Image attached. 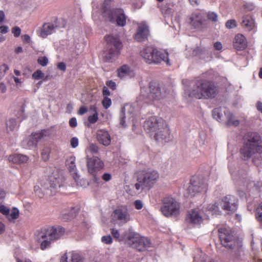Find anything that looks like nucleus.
<instances>
[{
  "label": "nucleus",
  "mask_w": 262,
  "mask_h": 262,
  "mask_svg": "<svg viewBox=\"0 0 262 262\" xmlns=\"http://www.w3.org/2000/svg\"><path fill=\"white\" fill-rule=\"evenodd\" d=\"M65 233V229L61 226L45 227L35 233L36 241L40 243V248L45 250L50 247L51 242L61 238Z\"/></svg>",
  "instance_id": "obj_1"
},
{
  "label": "nucleus",
  "mask_w": 262,
  "mask_h": 262,
  "mask_svg": "<svg viewBox=\"0 0 262 262\" xmlns=\"http://www.w3.org/2000/svg\"><path fill=\"white\" fill-rule=\"evenodd\" d=\"M145 129L150 133L156 132L157 130L162 129L163 135H160V132L155 133V139L157 141L168 142L169 140L170 130L166 122L162 118L156 116L149 117L144 124Z\"/></svg>",
  "instance_id": "obj_2"
},
{
  "label": "nucleus",
  "mask_w": 262,
  "mask_h": 262,
  "mask_svg": "<svg viewBox=\"0 0 262 262\" xmlns=\"http://www.w3.org/2000/svg\"><path fill=\"white\" fill-rule=\"evenodd\" d=\"M140 55L145 62L149 64H158L162 61L169 64L168 54L165 51L158 50L152 46H146L140 52Z\"/></svg>",
  "instance_id": "obj_3"
},
{
  "label": "nucleus",
  "mask_w": 262,
  "mask_h": 262,
  "mask_svg": "<svg viewBox=\"0 0 262 262\" xmlns=\"http://www.w3.org/2000/svg\"><path fill=\"white\" fill-rule=\"evenodd\" d=\"M160 177L158 171L147 169L140 171L138 173L137 181L135 186L137 190L144 188L150 189L157 183Z\"/></svg>",
  "instance_id": "obj_4"
},
{
  "label": "nucleus",
  "mask_w": 262,
  "mask_h": 262,
  "mask_svg": "<svg viewBox=\"0 0 262 262\" xmlns=\"http://www.w3.org/2000/svg\"><path fill=\"white\" fill-rule=\"evenodd\" d=\"M219 236L221 244L227 249L237 251L242 246L241 242L234 236L233 232L228 226L218 229Z\"/></svg>",
  "instance_id": "obj_5"
},
{
  "label": "nucleus",
  "mask_w": 262,
  "mask_h": 262,
  "mask_svg": "<svg viewBox=\"0 0 262 262\" xmlns=\"http://www.w3.org/2000/svg\"><path fill=\"white\" fill-rule=\"evenodd\" d=\"M213 95V83L207 79H200L196 81L189 94L196 99H208Z\"/></svg>",
  "instance_id": "obj_6"
},
{
  "label": "nucleus",
  "mask_w": 262,
  "mask_h": 262,
  "mask_svg": "<svg viewBox=\"0 0 262 262\" xmlns=\"http://www.w3.org/2000/svg\"><path fill=\"white\" fill-rule=\"evenodd\" d=\"M106 41L105 59L112 61L117 58L123 48V44L118 35H110L105 36Z\"/></svg>",
  "instance_id": "obj_7"
},
{
  "label": "nucleus",
  "mask_w": 262,
  "mask_h": 262,
  "mask_svg": "<svg viewBox=\"0 0 262 262\" xmlns=\"http://www.w3.org/2000/svg\"><path fill=\"white\" fill-rule=\"evenodd\" d=\"M162 205L160 210L166 217H177L180 213V203L177 200L171 196H166L162 200Z\"/></svg>",
  "instance_id": "obj_8"
},
{
  "label": "nucleus",
  "mask_w": 262,
  "mask_h": 262,
  "mask_svg": "<svg viewBox=\"0 0 262 262\" xmlns=\"http://www.w3.org/2000/svg\"><path fill=\"white\" fill-rule=\"evenodd\" d=\"M190 25L195 29L201 30L207 28L210 21L213 20V12L205 13L196 12L189 17Z\"/></svg>",
  "instance_id": "obj_9"
},
{
  "label": "nucleus",
  "mask_w": 262,
  "mask_h": 262,
  "mask_svg": "<svg viewBox=\"0 0 262 262\" xmlns=\"http://www.w3.org/2000/svg\"><path fill=\"white\" fill-rule=\"evenodd\" d=\"M237 198L232 195L224 196L219 202L214 204V213L220 214L221 211L219 210V206L223 209L231 212L235 211L238 206Z\"/></svg>",
  "instance_id": "obj_10"
},
{
  "label": "nucleus",
  "mask_w": 262,
  "mask_h": 262,
  "mask_svg": "<svg viewBox=\"0 0 262 262\" xmlns=\"http://www.w3.org/2000/svg\"><path fill=\"white\" fill-rule=\"evenodd\" d=\"M150 93L147 97L144 94H140L137 98V102L140 105L142 102L144 103H150L156 100H159L162 98L160 84L156 82H151L149 84Z\"/></svg>",
  "instance_id": "obj_11"
},
{
  "label": "nucleus",
  "mask_w": 262,
  "mask_h": 262,
  "mask_svg": "<svg viewBox=\"0 0 262 262\" xmlns=\"http://www.w3.org/2000/svg\"><path fill=\"white\" fill-rule=\"evenodd\" d=\"M241 153L244 160L252 158V161L255 164H258V161L260 160L262 153V146H257L255 145L245 144L241 148Z\"/></svg>",
  "instance_id": "obj_12"
},
{
  "label": "nucleus",
  "mask_w": 262,
  "mask_h": 262,
  "mask_svg": "<svg viewBox=\"0 0 262 262\" xmlns=\"http://www.w3.org/2000/svg\"><path fill=\"white\" fill-rule=\"evenodd\" d=\"M126 238L127 244L139 251L149 247L150 244V242L147 238L141 237L139 234L136 232H129Z\"/></svg>",
  "instance_id": "obj_13"
},
{
  "label": "nucleus",
  "mask_w": 262,
  "mask_h": 262,
  "mask_svg": "<svg viewBox=\"0 0 262 262\" xmlns=\"http://www.w3.org/2000/svg\"><path fill=\"white\" fill-rule=\"evenodd\" d=\"M207 186V184L202 177L193 176L190 179L187 191L191 196H194L197 193L206 191Z\"/></svg>",
  "instance_id": "obj_14"
},
{
  "label": "nucleus",
  "mask_w": 262,
  "mask_h": 262,
  "mask_svg": "<svg viewBox=\"0 0 262 262\" xmlns=\"http://www.w3.org/2000/svg\"><path fill=\"white\" fill-rule=\"evenodd\" d=\"M214 118L218 121L222 122L224 119H227V124L229 126H237L239 124V121L233 116V115L225 108H216L214 110Z\"/></svg>",
  "instance_id": "obj_15"
},
{
  "label": "nucleus",
  "mask_w": 262,
  "mask_h": 262,
  "mask_svg": "<svg viewBox=\"0 0 262 262\" xmlns=\"http://www.w3.org/2000/svg\"><path fill=\"white\" fill-rule=\"evenodd\" d=\"M112 23H116L117 26L124 27L126 24L127 16L124 10L121 8H115L108 13L106 17Z\"/></svg>",
  "instance_id": "obj_16"
},
{
  "label": "nucleus",
  "mask_w": 262,
  "mask_h": 262,
  "mask_svg": "<svg viewBox=\"0 0 262 262\" xmlns=\"http://www.w3.org/2000/svg\"><path fill=\"white\" fill-rule=\"evenodd\" d=\"M88 170L96 180V173L98 171L102 169L104 167L103 162L97 157L88 158L86 161Z\"/></svg>",
  "instance_id": "obj_17"
},
{
  "label": "nucleus",
  "mask_w": 262,
  "mask_h": 262,
  "mask_svg": "<svg viewBox=\"0 0 262 262\" xmlns=\"http://www.w3.org/2000/svg\"><path fill=\"white\" fill-rule=\"evenodd\" d=\"M185 221L188 224L193 227L200 226L203 223V219L200 212L196 209H191L188 211Z\"/></svg>",
  "instance_id": "obj_18"
},
{
  "label": "nucleus",
  "mask_w": 262,
  "mask_h": 262,
  "mask_svg": "<svg viewBox=\"0 0 262 262\" xmlns=\"http://www.w3.org/2000/svg\"><path fill=\"white\" fill-rule=\"evenodd\" d=\"M113 219L121 223H126L130 220V215L126 207H120L116 209L112 213Z\"/></svg>",
  "instance_id": "obj_19"
},
{
  "label": "nucleus",
  "mask_w": 262,
  "mask_h": 262,
  "mask_svg": "<svg viewBox=\"0 0 262 262\" xmlns=\"http://www.w3.org/2000/svg\"><path fill=\"white\" fill-rule=\"evenodd\" d=\"M149 35L148 27L144 23L139 24L136 33L134 35V39L138 42H142L148 39Z\"/></svg>",
  "instance_id": "obj_20"
},
{
  "label": "nucleus",
  "mask_w": 262,
  "mask_h": 262,
  "mask_svg": "<svg viewBox=\"0 0 262 262\" xmlns=\"http://www.w3.org/2000/svg\"><path fill=\"white\" fill-rule=\"evenodd\" d=\"M96 139L100 144L107 146L111 143L112 138L108 131L105 129L98 130L96 133Z\"/></svg>",
  "instance_id": "obj_21"
},
{
  "label": "nucleus",
  "mask_w": 262,
  "mask_h": 262,
  "mask_svg": "<svg viewBox=\"0 0 262 262\" xmlns=\"http://www.w3.org/2000/svg\"><path fill=\"white\" fill-rule=\"evenodd\" d=\"M55 28L56 26L52 23H44L40 28L39 36L43 38H46L54 32Z\"/></svg>",
  "instance_id": "obj_22"
},
{
  "label": "nucleus",
  "mask_w": 262,
  "mask_h": 262,
  "mask_svg": "<svg viewBox=\"0 0 262 262\" xmlns=\"http://www.w3.org/2000/svg\"><path fill=\"white\" fill-rule=\"evenodd\" d=\"M77 213L76 209L74 207H71L68 209H63L61 211L60 217L64 221H68L74 219Z\"/></svg>",
  "instance_id": "obj_23"
},
{
  "label": "nucleus",
  "mask_w": 262,
  "mask_h": 262,
  "mask_svg": "<svg viewBox=\"0 0 262 262\" xmlns=\"http://www.w3.org/2000/svg\"><path fill=\"white\" fill-rule=\"evenodd\" d=\"M234 47L238 50H243L247 46L246 38L242 34H238L235 37Z\"/></svg>",
  "instance_id": "obj_24"
},
{
  "label": "nucleus",
  "mask_w": 262,
  "mask_h": 262,
  "mask_svg": "<svg viewBox=\"0 0 262 262\" xmlns=\"http://www.w3.org/2000/svg\"><path fill=\"white\" fill-rule=\"evenodd\" d=\"M51 191L52 192H57L60 191V188L63 186V182L62 178H51L50 180Z\"/></svg>",
  "instance_id": "obj_25"
},
{
  "label": "nucleus",
  "mask_w": 262,
  "mask_h": 262,
  "mask_svg": "<svg viewBox=\"0 0 262 262\" xmlns=\"http://www.w3.org/2000/svg\"><path fill=\"white\" fill-rule=\"evenodd\" d=\"M29 160V157L27 156L20 154H14L10 155L8 157L9 162H11L14 164H21L26 163Z\"/></svg>",
  "instance_id": "obj_26"
},
{
  "label": "nucleus",
  "mask_w": 262,
  "mask_h": 262,
  "mask_svg": "<svg viewBox=\"0 0 262 262\" xmlns=\"http://www.w3.org/2000/svg\"><path fill=\"white\" fill-rule=\"evenodd\" d=\"M260 142V137L256 133H248L246 135V144L250 145H255L257 146H262L259 145Z\"/></svg>",
  "instance_id": "obj_27"
},
{
  "label": "nucleus",
  "mask_w": 262,
  "mask_h": 262,
  "mask_svg": "<svg viewBox=\"0 0 262 262\" xmlns=\"http://www.w3.org/2000/svg\"><path fill=\"white\" fill-rule=\"evenodd\" d=\"M241 24L242 27L248 31H250L255 28L254 20L250 15L244 16Z\"/></svg>",
  "instance_id": "obj_28"
},
{
  "label": "nucleus",
  "mask_w": 262,
  "mask_h": 262,
  "mask_svg": "<svg viewBox=\"0 0 262 262\" xmlns=\"http://www.w3.org/2000/svg\"><path fill=\"white\" fill-rule=\"evenodd\" d=\"M48 135V132L46 129H42L39 132L32 133L31 135L32 142L30 144L32 146H36L37 142L41 140L44 137Z\"/></svg>",
  "instance_id": "obj_29"
},
{
  "label": "nucleus",
  "mask_w": 262,
  "mask_h": 262,
  "mask_svg": "<svg viewBox=\"0 0 262 262\" xmlns=\"http://www.w3.org/2000/svg\"><path fill=\"white\" fill-rule=\"evenodd\" d=\"M132 72L130 67L124 64L117 70V76L120 78H123L130 75Z\"/></svg>",
  "instance_id": "obj_30"
},
{
  "label": "nucleus",
  "mask_w": 262,
  "mask_h": 262,
  "mask_svg": "<svg viewBox=\"0 0 262 262\" xmlns=\"http://www.w3.org/2000/svg\"><path fill=\"white\" fill-rule=\"evenodd\" d=\"M76 158L74 156H70L66 160V164L69 171L76 174Z\"/></svg>",
  "instance_id": "obj_31"
},
{
  "label": "nucleus",
  "mask_w": 262,
  "mask_h": 262,
  "mask_svg": "<svg viewBox=\"0 0 262 262\" xmlns=\"http://www.w3.org/2000/svg\"><path fill=\"white\" fill-rule=\"evenodd\" d=\"M246 186L250 190H258L262 187V182L248 181L246 182Z\"/></svg>",
  "instance_id": "obj_32"
},
{
  "label": "nucleus",
  "mask_w": 262,
  "mask_h": 262,
  "mask_svg": "<svg viewBox=\"0 0 262 262\" xmlns=\"http://www.w3.org/2000/svg\"><path fill=\"white\" fill-rule=\"evenodd\" d=\"M112 0H104L102 5V13L104 17H107L110 12L114 9H111V3Z\"/></svg>",
  "instance_id": "obj_33"
},
{
  "label": "nucleus",
  "mask_w": 262,
  "mask_h": 262,
  "mask_svg": "<svg viewBox=\"0 0 262 262\" xmlns=\"http://www.w3.org/2000/svg\"><path fill=\"white\" fill-rule=\"evenodd\" d=\"M51 153V148L49 147H44L41 153V157L42 160L46 162L49 160Z\"/></svg>",
  "instance_id": "obj_34"
},
{
  "label": "nucleus",
  "mask_w": 262,
  "mask_h": 262,
  "mask_svg": "<svg viewBox=\"0 0 262 262\" xmlns=\"http://www.w3.org/2000/svg\"><path fill=\"white\" fill-rule=\"evenodd\" d=\"M83 258L79 254L73 252L71 254L69 262H83Z\"/></svg>",
  "instance_id": "obj_35"
},
{
  "label": "nucleus",
  "mask_w": 262,
  "mask_h": 262,
  "mask_svg": "<svg viewBox=\"0 0 262 262\" xmlns=\"http://www.w3.org/2000/svg\"><path fill=\"white\" fill-rule=\"evenodd\" d=\"M19 210L16 208H13L11 211V213L8 216V220L9 221L14 220L17 219L19 216Z\"/></svg>",
  "instance_id": "obj_36"
},
{
  "label": "nucleus",
  "mask_w": 262,
  "mask_h": 262,
  "mask_svg": "<svg viewBox=\"0 0 262 262\" xmlns=\"http://www.w3.org/2000/svg\"><path fill=\"white\" fill-rule=\"evenodd\" d=\"M44 76V73L41 70H37L33 73L32 77L35 80H39L43 78Z\"/></svg>",
  "instance_id": "obj_37"
},
{
  "label": "nucleus",
  "mask_w": 262,
  "mask_h": 262,
  "mask_svg": "<svg viewBox=\"0 0 262 262\" xmlns=\"http://www.w3.org/2000/svg\"><path fill=\"white\" fill-rule=\"evenodd\" d=\"M102 104L105 109H107L112 105V100L107 97H104L102 101Z\"/></svg>",
  "instance_id": "obj_38"
},
{
  "label": "nucleus",
  "mask_w": 262,
  "mask_h": 262,
  "mask_svg": "<svg viewBox=\"0 0 262 262\" xmlns=\"http://www.w3.org/2000/svg\"><path fill=\"white\" fill-rule=\"evenodd\" d=\"M255 216L258 221L262 222V203L256 210Z\"/></svg>",
  "instance_id": "obj_39"
},
{
  "label": "nucleus",
  "mask_w": 262,
  "mask_h": 262,
  "mask_svg": "<svg viewBox=\"0 0 262 262\" xmlns=\"http://www.w3.org/2000/svg\"><path fill=\"white\" fill-rule=\"evenodd\" d=\"M16 126V121L14 119H10L7 122V126L10 130H13Z\"/></svg>",
  "instance_id": "obj_40"
},
{
  "label": "nucleus",
  "mask_w": 262,
  "mask_h": 262,
  "mask_svg": "<svg viewBox=\"0 0 262 262\" xmlns=\"http://www.w3.org/2000/svg\"><path fill=\"white\" fill-rule=\"evenodd\" d=\"M88 120L91 124L95 123L98 120V113H94L93 115L89 116Z\"/></svg>",
  "instance_id": "obj_41"
},
{
  "label": "nucleus",
  "mask_w": 262,
  "mask_h": 262,
  "mask_svg": "<svg viewBox=\"0 0 262 262\" xmlns=\"http://www.w3.org/2000/svg\"><path fill=\"white\" fill-rule=\"evenodd\" d=\"M37 62L41 66L45 67L46 66L48 63V59L46 56H41L38 57Z\"/></svg>",
  "instance_id": "obj_42"
},
{
  "label": "nucleus",
  "mask_w": 262,
  "mask_h": 262,
  "mask_svg": "<svg viewBox=\"0 0 262 262\" xmlns=\"http://www.w3.org/2000/svg\"><path fill=\"white\" fill-rule=\"evenodd\" d=\"M8 70L9 67L6 64H3L0 66V79L5 75Z\"/></svg>",
  "instance_id": "obj_43"
},
{
  "label": "nucleus",
  "mask_w": 262,
  "mask_h": 262,
  "mask_svg": "<svg viewBox=\"0 0 262 262\" xmlns=\"http://www.w3.org/2000/svg\"><path fill=\"white\" fill-rule=\"evenodd\" d=\"M101 241L102 243L110 245L113 242V239L111 235L103 236L101 237Z\"/></svg>",
  "instance_id": "obj_44"
},
{
  "label": "nucleus",
  "mask_w": 262,
  "mask_h": 262,
  "mask_svg": "<svg viewBox=\"0 0 262 262\" xmlns=\"http://www.w3.org/2000/svg\"><path fill=\"white\" fill-rule=\"evenodd\" d=\"M89 150L92 154H96L98 152L99 148L96 144H91Z\"/></svg>",
  "instance_id": "obj_45"
},
{
  "label": "nucleus",
  "mask_w": 262,
  "mask_h": 262,
  "mask_svg": "<svg viewBox=\"0 0 262 262\" xmlns=\"http://www.w3.org/2000/svg\"><path fill=\"white\" fill-rule=\"evenodd\" d=\"M226 26L228 29H232L236 26V21L234 19L229 20L226 22Z\"/></svg>",
  "instance_id": "obj_46"
},
{
  "label": "nucleus",
  "mask_w": 262,
  "mask_h": 262,
  "mask_svg": "<svg viewBox=\"0 0 262 262\" xmlns=\"http://www.w3.org/2000/svg\"><path fill=\"white\" fill-rule=\"evenodd\" d=\"M9 209L6 206L1 205H0V212L5 215H8L9 214Z\"/></svg>",
  "instance_id": "obj_47"
},
{
  "label": "nucleus",
  "mask_w": 262,
  "mask_h": 262,
  "mask_svg": "<svg viewBox=\"0 0 262 262\" xmlns=\"http://www.w3.org/2000/svg\"><path fill=\"white\" fill-rule=\"evenodd\" d=\"M78 139L77 137H73L70 140V144L72 147L76 148L78 145Z\"/></svg>",
  "instance_id": "obj_48"
},
{
  "label": "nucleus",
  "mask_w": 262,
  "mask_h": 262,
  "mask_svg": "<svg viewBox=\"0 0 262 262\" xmlns=\"http://www.w3.org/2000/svg\"><path fill=\"white\" fill-rule=\"evenodd\" d=\"M106 85L112 90H115L116 89V84L113 80H108L106 82Z\"/></svg>",
  "instance_id": "obj_49"
},
{
  "label": "nucleus",
  "mask_w": 262,
  "mask_h": 262,
  "mask_svg": "<svg viewBox=\"0 0 262 262\" xmlns=\"http://www.w3.org/2000/svg\"><path fill=\"white\" fill-rule=\"evenodd\" d=\"M12 32L15 37H18L20 35L21 30L18 27H14L12 28Z\"/></svg>",
  "instance_id": "obj_50"
},
{
  "label": "nucleus",
  "mask_w": 262,
  "mask_h": 262,
  "mask_svg": "<svg viewBox=\"0 0 262 262\" xmlns=\"http://www.w3.org/2000/svg\"><path fill=\"white\" fill-rule=\"evenodd\" d=\"M134 206L136 209L140 210L143 208V204L141 200H137L134 202Z\"/></svg>",
  "instance_id": "obj_51"
},
{
  "label": "nucleus",
  "mask_w": 262,
  "mask_h": 262,
  "mask_svg": "<svg viewBox=\"0 0 262 262\" xmlns=\"http://www.w3.org/2000/svg\"><path fill=\"white\" fill-rule=\"evenodd\" d=\"M34 190L36 195H38L39 198H42L43 195V193L41 192V189L38 186H35Z\"/></svg>",
  "instance_id": "obj_52"
},
{
  "label": "nucleus",
  "mask_w": 262,
  "mask_h": 262,
  "mask_svg": "<svg viewBox=\"0 0 262 262\" xmlns=\"http://www.w3.org/2000/svg\"><path fill=\"white\" fill-rule=\"evenodd\" d=\"M244 9L247 11H251L254 8V6L252 3H246L244 5Z\"/></svg>",
  "instance_id": "obj_53"
},
{
  "label": "nucleus",
  "mask_w": 262,
  "mask_h": 262,
  "mask_svg": "<svg viewBox=\"0 0 262 262\" xmlns=\"http://www.w3.org/2000/svg\"><path fill=\"white\" fill-rule=\"evenodd\" d=\"M111 233L113 237L118 239L120 237V233L119 232V231L116 229L113 228L111 229Z\"/></svg>",
  "instance_id": "obj_54"
},
{
  "label": "nucleus",
  "mask_w": 262,
  "mask_h": 262,
  "mask_svg": "<svg viewBox=\"0 0 262 262\" xmlns=\"http://www.w3.org/2000/svg\"><path fill=\"white\" fill-rule=\"evenodd\" d=\"M102 94L103 97H107L111 95V93L108 90V89L104 86L102 89Z\"/></svg>",
  "instance_id": "obj_55"
},
{
  "label": "nucleus",
  "mask_w": 262,
  "mask_h": 262,
  "mask_svg": "<svg viewBox=\"0 0 262 262\" xmlns=\"http://www.w3.org/2000/svg\"><path fill=\"white\" fill-rule=\"evenodd\" d=\"M70 126L72 127H75L77 126V120L75 118H72L69 121Z\"/></svg>",
  "instance_id": "obj_56"
},
{
  "label": "nucleus",
  "mask_w": 262,
  "mask_h": 262,
  "mask_svg": "<svg viewBox=\"0 0 262 262\" xmlns=\"http://www.w3.org/2000/svg\"><path fill=\"white\" fill-rule=\"evenodd\" d=\"M88 112V108L85 106H81L78 112V114L82 115Z\"/></svg>",
  "instance_id": "obj_57"
},
{
  "label": "nucleus",
  "mask_w": 262,
  "mask_h": 262,
  "mask_svg": "<svg viewBox=\"0 0 262 262\" xmlns=\"http://www.w3.org/2000/svg\"><path fill=\"white\" fill-rule=\"evenodd\" d=\"M57 68L62 71H65L66 70V65L64 62H60L58 63Z\"/></svg>",
  "instance_id": "obj_58"
},
{
  "label": "nucleus",
  "mask_w": 262,
  "mask_h": 262,
  "mask_svg": "<svg viewBox=\"0 0 262 262\" xmlns=\"http://www.w3.org/2000/svg\"><path fill=\"white\" fill-rule=\"evenodd\" d=\"M112 176L110 173H105L103 174L102 178L105 181H108L111 179Z\"/></svg>",
  "instance_id": "obj_59"
},
{
  "label": "nucleus",
  "mask_w": 262,
  "mask_h": 262,
  "mask_svg": "<svg viewBox=\"0 0 262 262\" xmlns=\"http://www.w3.org/2000/svg\"><path fill=\"white\" fill-rule=\"evenodd\" d=\"M21 38H22L23 41L26 43H29L31 40L30 37L28 34H25V35L22 36Z\"/></svg>",
  "instance_id": "obj_60"
},
{
  "label": "nucleus",
  "mask_w": 262,
  "mask_h": 262,
  "mask_svg": "<svg viewBox=\"0 0 262 262\" xmlns=\"http://www.w3.org/2000/svg\"><path fill=\"white\" fill-rule=\"evenodd\" d=\"M222 48V44L220 42H216L214 43V48L216 50H221Z\"/></svg>",
  "instance_id": "obj_61"
},
{
  "label": "nucleus",
  "mask_w": 262,
  "mask_h": 262,
  "mask_svg": "<svg viewBox=\"0 0 262 262\" xmlns=\"http://www.w3.org/2000/svg\"><path fill=\"white\" fill-rule=\"evenodd\" d=\"M8 31V28L6 26H0V32L2 34L6 33Z\"/></svg>",
  "instance_id": "obj_62"
},
{
  "label": "nucleus",
  "mask_w": 262,
  "mask_h": 262,
  "mask_svg": "<svg viewBox=\"0 0 262 262\" xmlns=\"http://www.w3.org/2000/svg\"><path fill=\"white\" fill-rule=\"evenodd\" d=\"M7 90V87L6 85L4 83H0V92L2 93H4L6 92Z\"/></svg>",
  "instance_id": "obj_63"
},
{
  "label": "nucleus",
  "mask_w": 262,
  "mask_h": 262,
  "mask_svg": "<svg viewBox=\"0 0 262 262\" xmlns=\"http://www.w3.org/2000/svg\"><path fill=\"white\" fill-rule=\"evenodd\" d=\"M68 255L67 253L64 254L61 257L60 262H69L68 261Z\"/></svg>",
  "instance_id": "obj_64"
}]
</instances>
